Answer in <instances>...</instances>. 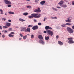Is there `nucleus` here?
I'll use <instances>...</instances> for the list:
<instances>
[{
	"label": "nucleus",
	"mask_w": 74,
	"mask_h": 74,
	"mask_svg": "<svg viewBox=\"0 0 74 74\" xmlns=\"http://www.w3.org/2000/svg\"><path fill=\"white\" fill-rule=\"evenodd\" d=\"M31 16H28V18H40L41 14L38 13H33L31 14Z\"/></svg>",
	"instance_id": "1"
},
{
	"label": "nucleus",
	"mask_w": 74,
	"mask_h": 74,
	"mask_svg": "<svg viewBox=\"0 0 74 74\" xmlns=\"http://www.w3.org/2000/svg\"><path fill=\"white\" fill-rule=\"evenodd\" d=\"M38 38L39 39H40V40L39 41V42H40V43H42V44H44L45 43H44V42L43 41V40H43V37H42V36L40 35H39L38 36Z\"/></svg>",
	"instance_id": "2"
},
{
	"label": "nucleus",
	"mask_w": 74,
	"mask_h": 74,
	"mask_svg": "<svg viewBox=\"0 0 74 74\" xmlns=\"http://www.w3.org/2000/svg\"><path fill=\"white\" fill-rule=\"evenodd\" d=\"M4 1L6 4L8 5V7H11V5L12 3L11 1L7 0H4Z\"/></svg>",
	"instance_id": "3"
},
{
	"label": "nucleus",
	"mask_w": 74,
	"mask_h": 74,
	"mask_svg": "<svg viewBox=\"0 0 74 74\" xmlns=\"http://www.w3.org/2000/svg\"><path fill=\"white\" fill-rule=\"evenodd\" d=\"M67 30L69 33H73V29L71 28H70V27H67Z\"/></svg>",
	"instance_id": "4"
},
{
	"label": "nucleus",
	"mask_w": 74,
	"mask_h": 74,
	"mask_svg": "<svg viewBox=\"0 0 74 74\" xmlns=\"http://www.w3.org/2000/svg\"><path fill=\"white\" fill-rule=\"evenodd\" d=\"M47 33L49 35H50V36H52V35L53 34V32L51 31V30L48 31Z\"/></svg>",
	"instance_id": "5"
},
{
	"label": "nucleus",
	"mask_w": 74,
	"mask_h": 74,
	"mask_svg": "<svg viewBox=\"0 0 74 74\" xmlns=\"http://www.w3.org/2000/svg\"><path fill=\"white\" fill-rule=\"evenodd\" d=\"M34 12H41V10H40V8H38V9H36L34 10Z\"/></svg>",
	"instance_id": "6"
},
{
	"label": "nucleus",
	"mask_w": 74,
	"mask_h": 74,
	"mask_svg": "<svg viewBox=\"0 0 74 74\" xmlns=\"http://www.w3.org/2000/svg\"><path fill=\"white\" fill-rule=\"evenodd\" d=\"M29 28L27 27V29H26V27L25 30V32H30V29Z\"/></svg>",
	"instance_id": "7"
},
{
	"label": "nucleus",
	"mask_w": 74,
	"mask_h": 74,
	"mask_svg": "<svg viewBox=\"0 0 74 74\" xmlns=\"http://www.w3.org/2000/svg\"><path fill=\"white\" fill-rule=\"evenodd\" d=\"M38 26H37V25H36L33 27L32 29H33L34 30H37V29H38Z\"/></svg>",
	"instance_id": "8"
},
{
	"label": "nucleus",
	"mask_w": 74,
	"mask_h": 74,
	"mask_svg": "<svg viewBox=\"0 0 74 74\" xmlns=\"http://www.w3.org/2000/svg\"><path fill=\"white\" fill-rule=\"evenodd\" d=\"M70 18V17H69L67 18L68 20H65V22L68 23L71 22V19Z\"/></svg>",
	"instance_id": "9"
},
{
	"label": "nucleus",
	"mask_w": 74,
	"mask_h": 74,
	"mask_svg": "<svg viewBox=\"0 0 74 74\" xmlns=\"http://www.w3.org/2000/svg\"><path fill=\"white\" fill-rule=\"evenodd\" d=\"M64 3V1H61L60 3H58V4L60 5V6H62V5Z\"/></svg>",
	"instance_id": "10"
},
{
	"label": "nucleus",
	"mask_w": 74,
	"mask_h": 74,
	"mask_svg": "<svg viewBox=\"0 0 74 74\" xmlns=\"http://www.w3.org/2000/svg\"><path fill=\"white\" fill-rule=\"evenodd\" d=\"M21 32H25V30H26V27H21Z\"/></svg>",
	"instance_id": "11"
},
{
	"label": "nucleus",
	"mask_w": 74,
	"mask_h": 74,
	"mask_svg": "<svg viewBox=\"0 0 74 74\" xmlns=\"http://www.w3.org/2000/svg\"><path fill=\"white\" fill-rule=\"evenodd\" d=\"M6 25L7 26H10L11 25V24L10 23H6Z\"/></svg>",
	"instance_id": "12"
},
{
	"label": "nucleus",
	"mask_w": 74,
	"mask_h": 74,
	"mask_svg": "<svg viewBox=\"0 0 74 74\" xmlns=\"http://www.w3.org/2000/svg\"><path fill=\"white\" fill-rule=\"evenodd\" d=\"M68 43L69 44H73L74 43V41L72 40H70L68 41Z\"/></svg>",
	"instance_id": "13"
},
{
	"label": "nucleus",
	"mask_w": 74,
	"mask_h": 74,
	"mask_svg": "<svg viewBox=\"0 0 74 74\" xmlns=\"http://www.w3.org/2000/svg\"><path fill=\"white\" fill-rule=\"evenodd\" d=\"M45 3V1H43L40 2V4L41 5H44Z\"/></svg>",
	"instance_id": "14"
},
{
	"label": "nucleus",
	"mask_w": 74,
	"mask_h": 74,
	"mask_svg": "<svg viewBox=\"0 0 74 74\" xmlns=\"http://www.w3.org/2000/svg\"><path fill=\"white\" fill-rule=\"evenodd\" d=\"M58 43L60 45H62L63 44V42H61V41H58Z\"/></svg>",
	"instance_id": "15"
},
{
	"label": "nucleus",
	"mask_w": 74,
	"mask_h": 74,
	"mask_svg": "<svg viewBox=\"0 0 74 74\" xmlns=\"http://www.w3.org/2000/svg\"><path fill=\"white\" fill-rule=\"evenodd\" d=\"M0 11L1 12L0 15H3L4 13L3 12V11L2 9H0Z\"/></svg>",
	"instance_id": "16"
},
{
	"label": "nucleus",
	"mask_w": 74,
	"mask_h": 74,
	"mask_svg": "<svg viewBox=\"0 0 74 74\" xmlns=\"http://www.w3.org/2000/svg\"><path fill=\"white\" fill-rule=\"evenodd\" d=\"M45 38L46 40H48L49 39V36H45Z\"/></svg>",
	"instance_id": "17"
},
{
	"label": "nucleus",
	"mask_w": 74,
	"mask_h": 74,
	"mask_svg": "<svg viewBox=\"0 0 74 74\" xmlns=\"http://www.w3.org/2000/svg\"><path fill=\"white\" fill-rule=\"evenodd\" d=\"M61 6L63 8H66V7H67V5H62Z\"/></svg>",
	"instance_id": "18"
},
{
	"label": "nucleus",
	"mask_w": 74,
	"mask_h": 74,
	"mask_svg": "<svg viewBox=\"0 0 74 74\" xmlns=\"http://www.w3.org/2000/svg\"><path fill=\"white\" fill-rule=\"evenodd\" d=\"M19 20L21 22H23V21H25V20H24L22 18H19Z\"/></svg>",
	"instance_id": "19"
},
{
	"label": "nucleus",
	"mask_w": 74,
	"mask_h": 74,
	"mask_svg": "<svg viewBox=\"0 0 74 74\" xmlns=\"http://www.w3.org/2000/svg\"><path fill=\"white\" fill-rule=\"evenodd\" d=\"M23 15L25 16H26V15H28V13L27 12L24 13H23Z\"/></svg>",
	"instance_id": "20"
},
{
	"label": "nucleus",
	"mask_w": 74,
	"mask_h": 74,
	"mask_svg": "<svg viewBox=\"0 0 74 74\" xmlns=\"http://www.w3.org/2000/svg\"><path fill=\"white\" fill-rule=\"evenodd\" d=\"M66 25H72V24H70L69 23H67L66 24Z\"/></svg>",
	"instance_id": "21"
},
{
	"label": "nucleus",
	"mask_w": 74,
	"mask_h": 74,
	"mask_svg": "<svg viewBox=\"0 0 74 74\" xmlns=\"http://www.w3.org/2000/svg\"><path fill=\"white\" fill-rule=\"evenodd\" d=\"M49 28V26H47L45 27V29H48Z\"/></svg>",
	"instance_id": "22"
},
{
	"label": "nucleus",
	"mask_w": 74,
	"mask_h": 74,
	"mask_svg": "<svg viewBox=\"0 0 74 74\" xmlns=\"http://www.w3.org/2000/svg\"><path fill=\"white\" fill-rule=\"evenodd\" d=\"M9 13L10 14H14V12H9Z\"/></svg>",
	"instance_id": "23"
},
{
	"label": "nucleus",
	"mask_w": 74,
	"mask_h": 74,
	"mask_svg": "<svg viewBox=\"0 0 74 74\" xmlns=\"http://www.w3.org/2000/svg\"><path fill=\"white\" fill-rule=\"evenodd\" d=\"M68 40H73V38H68Z\"/></svg>",
	"instance_id": "24"
},
{
	"label": "nucleus",
	"mask_w": 74,
	"mask_h": 74,
	"mask_svg": "<svg viewBox=\"0 0 74 74\" xmlns=\"http://www.w3.org/2000/svg\"><path fill=\"white\" fill-rule=\"evenodd\" d=\"M8 36H9V37H14V35H12L11 34H9Z\"/></svg>",
	"instance_id": "25"
},
{
	"label": "nucleus",
	"mask_w": 74,
	"mask_h": 74,
	"mask_svg": "<svg viewBox=\"0 0 74 74\" xmlns=\"http://www.w3.org/2000/svg\"><path fill=\"white\" fill-rule=\"evenodd\" d=\"M34 37V35L32 34L31 35V38H33Z\"/></svg>",
	"instance_id": "26"
},
{
	"label": "nucleus",
	"mask_w": 74,
	"mask_h": 74,
	"mask_svg": "<svg viewBox=\"0 0 74 74\" xmlns=\"http://www.w3.org/2000/svg\"><path fill=\"white\" fill-rule=\"evenodd\" d=\"M27 8H32V7L30 6H27Z\"/></svg>",
	"instance_id": "27"
},
{
	"label": "nucleus",
	"mask_w": 74,
	"mask_h": 74,
	"mask_svg": "<svg viewBox=\"0 0 74 74\" xmlns=\"http://www.w3.org/2000/svg\"><path fill=\"white\" fill-rule=\"evenodd\" d=\"M32 27H33V25H29L28 26V28Z\"/></svg>",
	"instance_id": "28"
},
{
	"label": "nucleus",
	"mask_w": 74,
	"mask_h": 74,
	"mask_svg": "<svg viewBox=\"0 0 74 74\" xmlns=\"http://www.w3.org/2000/svg\"><path fill=\"white\" fill-rule=\"evenodd\" d=\"M27 38V35H25V36L23 37V38L24 39H26Z\"/></svg>",
	"instance_id": "29"
},
{
	"label": "nucleus",
	"mask_w": 74,
	"mask_h": 74,
	"mask_svg": "<svg viewBox=\"0 0 74 74\" xmlns=\"http://www.w3.org/2000/svg\"><path fill=\"white\" fill-rule=\"evenodd\" d=\"M61 26L62 27H66V24H63Z\"/></svg>",
	"instance_id": "30"
},
{
	"label": "nucleus",
	"mask_w": 74,
	"mask_h": 74,
	"mask_svg": "<svg viewBox=\"0 0 74 74\" xmlns=\"http://www.w3.org/2000/svg\"><path fill=\"white\" fill-rule=\"evenodd\" d=\"M3 28H4L5 29H7L8 28V27L6 26H3Z\"/></svg>",
	"instance_id": "31"
},
{
	"label": "nucleus",
	"mask_w": 74,
	"mask_h": 74,
	"mask_svg": "<svg viewBox=\"0 0 74 74\" xmlns=\"http://www.w3.org/2000/svg\"><path fill=\"white\" fill-rule=\"evenodd\" d=\"M38 25H39V26H41V23H38Z\"/></svg>",
	"instance_id": "32"
},
{
	"label": "nucleus",
	"mask_w": 74,
	"mask_h": 74,
	"mask_svg": "<svg viewBox=\"0 0 74 74\" xmlns=\"http://www.w3.org/2000/svg\"><path fill=\"white\" fill-rule=\"evenodd\" d=\"M2 20L3 21H6V18H2Z\"/></svg>",
	"instance_id": "33"
},
{
	"label": "nucleus",
	"mask_w": 74,
	"mask_h": 74,
	"mask_svg": "<svg viewBox=\"0 0 74 74\" xmlns=\"http://www.w3.org/2000/svg\"><path fill=\"white\" fill-rule=\"evenodd\" d=\"M45 19H47V18H45V17L44 18L43 21L45 22Z\"/></svg>",
	"instance_id": "34"
},
{
	"label": "nucleus",
	"mask_w": 74,
	"mask_h": 74,
	"mask_svg": "<svg viewBox=\"0 0 74 74\" xmlns=\"http://www.w3.org/2000/svg\"><path fill=\"white\" fill-rule=\"evenodd\" d=\"M10 34H14V32H11L10 33Z\"/></svg>",
	"instance_id": "35"
},
{
	"label": "nucleus",
	"mask_w": 74,
	"mask_h": 74,
	"mask_svg": "<svg viewBox=\"0 0 74 74\" xmlns=\"http://www.w3.org/2000/svg\"><path fill=\"white\" fill-rule=\"evenodd\" d=\"M56 38H57V39L59 38V36H58V35H57L56 36Z\"/></svg>",
	"instance_id": "36"
},
{
	"label": "nucleus",
	"mask_w": 74,
	"mask_h": 74,
	"mask_svg": "<svg viewBox=\"0 0 74 74\" xmlns=\"http://www.w3.org/2000/svg\"><path fill=\"white\" fill-rule=\"evenodd\" d=\"M72 5H74V1H73L72 2Z\"/></svg>",
	"instance_id": "37"
},
{
	"label": "nucleus",
	"mask_w": 74,
	"mask_h": 74,
	"mask_svg": "<svg viewBox=\"0 0 74 74\" xmlns=\"http://www.w3.org/2000/svg\"><path fill=\"white\" fill-rule=\"evenodd\" d=\"M2 37H3V38H4V37H5V36H4V35H2Z\"/></svg>",
	"instance_id": "38"
},
{
	"label": "nucleus",
	"mask_w": 74,
	"mask_h": 74,
	"mask_svg": "<svg viewBox=\"0 0 74 74\" xmlns=\"http://www.w3.org/2000/svg\"><path fill=\"white\" fill-rule=\"evenodd\" d=\"M20 36H21V37H23V35L22 34H20Z\"/></svg>",
	"instance_id": "39"
},
{
	"label": "nucleus",
	"mask_w": 74,
	"mask_h": 74,
	"mask_svg": "<svg viewBox=\"0 0 74 74\" xmlns=\"http://www.w3.org/2000/svg\"><path fill=\"white\" fill-rule=\"evenodd\" d=\"M34 21L35 22H37V20H36V19H34Z\"/></svg>",
	"instance_id": "40"
},
{
	"label": "nucleus",
	"mask_w": 74,
	"mask_h": 74,
	"mask_svg": "<svg viewBox=\"0 0 74 74\" xmlns=\"http://www.w3.org/2000/svg\"><path fill=\"white\" fill-rule=\"evenodd\" d=\"M8 21L9 22H11V20H8Z\"/></svg>",
	"instance_id": "41"
},
{
	"label": "nucleus",
	"mask_w": 74,
	"mask_h": 74,
	"mask_svg": "<svg viewBox=\"0 0 74 74\" xmlns=\"http://www.w3.org/2000/svg\"><path fill=\"white\" fill-rule=\"evenodd\" d=\"M34 1L35 3H38V1L37 0H35Z\"/></svg>",
	"instance_id": "42"
},
{
	"label": "nucleus",
	"mask_w": 74,
	"mask_h": 74,
	"mask_svg": "<svg viewBox=\"0 0 74 74\" xmlns=\"http://www.w3.org/2000/svg\"><path fill=\"white\" fill-rule=\"evenodd\" d=\"M12 30V28H10L9 29V31H11Z\"/></svg>",
	"instance_id": "43"
},
{
	"label": "nucleus",
	"mask_w": 74,
	"mask_h": 74,
	"mask_svg": "<svg viewBox=\"0 0 74 74\" xmlns=\"http://www.w3.org/2000/svg\"><path fill=\"white\" fill-rule=\"evenodd\" d=\"M47 31H45L43 32L44 33H47Z\"/></svg>",
	"instance_id": "44"
},
{
	"label": "nucleus",
	"mask_w": 74,
	"mask_h": 74,
	"mask_svg": "<svg viewBox=\"0 0 74 74\" xmlns=\"http://www.w3.org/2000/svg\"><path fill=\"white\" fill-rule=\"evenodd\" d=\"M49 29H50V30H51L52 29V28L51 27H49Z\"/></svg>",
	"instance_id": "45"
},
{
	"label": "nucleus",
	"mask_w": 74,
	"mask_h": 74,
	"mask_svg": "<svg viewBox=\"0 0 74 74\" xmlns=\"http://www.w3.org/2000/svg\"><path fill=\"white\" fill-rule=\"evenodd\" d=\"M0 29H2V27H1V26H0Z\"/></svg>",
	"instance_id": "46"
},
{
	"label": "nucleus",
	"mask_w": 74,
	"mask_h": 74,
	"mask_svg": "<svg viewBox=\"0 0 74 74\" xmlns=\"http://www.w3.org/2000/svg\"><path fill=\"white\" fill-rule=\"evenodd\" d=\"M54 19H57L56 17H54Z\"/></svg>",
	"instance_id": "47"
},
{
	"label": "nucleus",
	"mask_w": 74,
	"mask_h": 74,
	"mask_svg": "<svg viewBox=\"0 0 74 74\" xmlns=\"http://www.w3.org/2000/svg\"><path fill=\"white\" fill-rule=\"evenodd\" d=\"M72 29H74V25L72 27Z\"/></svg>",
	"instance_id": "48"
},
{
	"label": "nucleus",
	"mask_w": 74,
	"mask_h": 74,
	"mask_svg": "<svg viewBox=\"0 0 74 74\" xmlns=\"http://www.w3.org/2000/svg\"><path fill=\"white\" fill-rule=\"evenodd\" d=\"M57 8H60V7H58Z\"/></svg>",
	"instance_id": "49"
},
{
	"label": "nucleus",
	"mask_w": 74,
	"mask_h": 74,
	"mask_svg": "<svg viewBox=\"0 0 74 74\" xmlns=\"http://www.w3.org/2000/svg\"><path fill=\"white\" fill-rule=\"evenodd\" d=\"M4 33H7V31L6 30L5 31Z\"/></svg>",
	"instance_id": "50"
},
{
	"label": "nucleus",
	"mask_w": 74,
	"mask_h": 74,
	"mask_svg": "<svg viewBox=\"0 0 74 74\" xmlns=\"http://www.w3.org/2000/svg\"><path fill=\"white\" fill-rule=\"evenodd\" d=\"M54 10H55V11H57V9H56V8H55Z\"/></svg>",
	"instance_id": "51"
},
{
	"label": "nucleus",
	"mask_w": 74,
	"mask_h": 74,
	"mask_svg": "<svg viewBox=\"0 0 74 74\" xmlns=\"http://www.w3.org/2000/svg\"><path fill=\"white\" fill-rule=\"evenodd\" d=\"M54 10H55V11H57V9H56V8H55Z\"/></svg>",
	"instance_id": "52"
},
{
	"label": "nucleus",
	"mask_w": 74,
	"mask_h": 74,
	"mask_svg": "<svg viewBox=\"0 0 74 74\" xmlns=\"http://www.w3.org/2000/svg\"><path fill=\"white\" fill-rule=\"evenodd\" d=\"M52 8V9H53V10H54L55 9V8H53V7Z\"/></svg>",
	"instance_id": "53"
},
{
	"label": "nucleus",
	"mask_w": 74,
	"mask_h": 74,
	"mask_svg": "<svg viewBox=\"0 0 74 74\" xmlns=\"http://www.w3.org/2000/svg\"><path fill=\"white\" fill-rule=\"evenodd\" d=\"M1 33L0 32V35H1ZM0 37H1V36H0Z\"/></svg>",
	"instance_id": "54"
},
{
	"label": "nucleus",
	"mask_w": 74,
	"mask_h": 74,
	"mask_svg": "<svg viewBox=\"0 0 74 74\" xmlns=\"http://www.w3.org/2000/svg\"><path fill=\"white\" fill-rule=\"evenodd\" d=\"M5 15H7V13H5Z\"/></svg>",
	"instance_id": "55"
},
{
	"label": "nucleus",
	"mask_w": 74,
	"mask_h": 74,
	"mask_svg": "<svg viewBox=\"0 0 74 74\" xmlns=\"http://www.w3.org/2000/svg\"><path fill=\"white\" fill-rule=\"evenodd\" d=\"M51 19H54V17H51Z\"/></svg>",
	"instance_id": "56"
},
{
	"label": "nucleus",
	"mask_w": 74,
	"mask_h": 74,
	"mask_svg": "<svg viewBox=\"0 0 74 74\" xmlns=\"http://www.w3.org/2000/svg\"><path fill=\"white\" fill-rule=\"evenodd\" d=\"M26 0V1H30V0Z\"/></svg>",
	"instance_id": "57"
},
{
	"label": "nucleus",
	"mask_w": 74,
	"mask_h": 74,
	"mask_svg": "<svg viewBox=\"0 0 74 74\" xmlns=\"http://www.w3.org/2000/svg\"><path fill=\"white\" fill-rule=\"evenodd\" d=\"M22 39V38H20L19 39V40H21Z\"/></svg>",
	"instance_id": "58"
},
{
	"label": "nucleus",
	"mask_w": 74,
	"mask_h": 74,
	"mask_svg": "<svg viewBox=\"0 0 74 74\" xmlns=\"http://www.w3.org/2000/svg\"><path fill=\"white\" fill-rule=\"evenodd\" d=\"M36 0L38 1H39V0Z\"/></svg>",
	"instance_id": "59"
},
{
	"label": "nucleus",
	"mask_w": 74,
	"mask_h": 74,
	"mask_svg": "<svg viewBox=\"0 0 74 74\" xmlns=\"http://www.w3.org/2000/svg\"><path fill=\"white\" fill-rule=\"evenodd\" d=\"M27 35H29V34H27Z\"/></svg>",
	"instance_id": "60"
},
{
	"label": "nucleus",
	"mask_w": 74,
	"mask_h": 74,
	"mask_svg": "<svg viewBox=\"0 0 74 74\" xmlns=\"http://www.w3.org/2000/svg\"><path fill=\"white\" fill-rule=\"evenodd\" d=\"M74 19V18H73Z\"/></svg>",
	"instance_id": "61"
}]
</instances>
